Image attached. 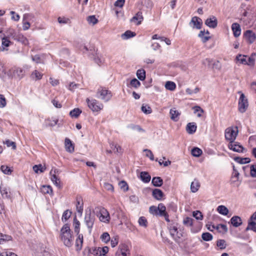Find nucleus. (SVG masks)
Masks as SVG:
<instances>
[{"label":"nucleus","mask_w":256,"mask_h":256,"mask_svg":"<svg viewBox=\"0 0 256 256\" xmlns=\"http://www.w3.org/2000/svg\"><path fill=\"white\" fill-rule=\"evenodd\" d=\"M41 192L44 194H51L52 192V190L50 186H43L41 188Z\"/></svg>","instance_id":"nucleus-43"},{"label":"nucleus","mask_w":256,"mask_h":256,"mask_svg":"<svg viewBox=\"0 0 256 256\" xmlns=\"http://www.w3.org/2000/svg\"><path fill=\"white\" fill-rule=\"evenodd\" d=\"M6 105V101L4 96L0 94V108H4Z\"/></svg>","instance_id":"nucleus-61"},{"label":"nucleus","mask_w":256,"mask_h":256,"mask_svg":"<svg viewBox=\"0 0 256 256\" xmlns=\"http://www.w3.org/2000/svg\"><path fill=\"white\" fill-rule=\"evenodd\" d=\"M136 36V34L130 30L126 31L124 34L122 35V38L124 40H126Z\"/></svg>","instance_id":"nucleus-41"},{"label":"nucleus","mask_w":256,"mask_h":256,"mask_svg":"<svg viewBox=\"0 0 256 256\" xmlns=\"http://www.w3.org/2000/svg\"><path fill=\"white\" fill-rule=\"evenodd\" d=\"M200 187V184L198 180H194L191 183L190 190L192 192H196Z\"/></svg>","instance_id":"nucleus-25"},{"label":"nucleus","mask_w":256,"mask_h":256,"mask_svg":"<svg viewBox=\"0 0 256 256\" xmlns=\"http://www.w3.org/2000/svg\"><path fill=\"white\" fill-rule=\"evenodd\" d=\"M142 4L147 8H151L152 7V2L150 0H142Z\"/></svg>","instance_id":"nucleus-54"},{"label":"nucleus","mask_w":256,"mask_h":256,"mask_svg":"<svg viewBox=\"0 0 256 256\" xmlns=\"http://www.w3.org/2000/svg\"><path fill=\"white\" fill-rule=\"evenodd\" d=\"M232 30L233 32L234 36L237 38L241 34V28L240 25L238 23H234L232 25Z\"/></svg>","instance_id":"nucleus-15"},{"label":"nucleus","mask_w":256,"mask_h":256,"mask_svg":"<svg viewBox=\"0 0 256 256\" xmlns=\"http://www.w3.org/2000/svg\"><path fill=\"white\" fill-rule=\"evenodd\" d=\"M141 110L145 114H150L152 112L151 108L148 105H144V104L142 105Z\"/></svg>","instance_id":"nucleus-52"},{"label":"nucleus","mask_w":256,"mask_h":256,"mask_svg":"<svg viewBox=\"0 0 256 256\" xmlns=\"http://www.w3.org/2000/svg\"><path fill=\"white\" fill-rule=\"evenodd\" d=\"M152 182L154 186L159 187L162 184L163 180L160 177L156 176L153 178Z\"/></svg>","instance_id":"nucleus-28"},{"label":"nucleus","mask_w":256,"mask_h":256,"mask_svg":"<svg viewBox=\"0 0 256 256\" xmlns=\"http://www.w3.org/2000/svg\"><path fill=\"white\" fill-rule=\"evenodd\" d=\"M94 221L95 215L94 212H92L90 208L86 209L84 222L87 228H88L90 232H91Z\"/></svg>","instance_id":"nucleus-3"},{"label":"nucleus","mask_w":256,"mask_h":256,"mask_svg":"<svg viewBox=\"0 0 256 256\" xmlns=\"http://www.w3.org/2000/svg\"><path fill=\"white\" fill-rule=\"evenodd\" d=\"M86 20L90 24H92V26L96 24L98 22V20L94 15L88 16Z\"/></svg>","instance_id":"nucleus-38"},{"label":"nucleus","mask_w":256,"mask_h":256,"mask_svg":"<svg viewBox=\"0 0 256 256\" xmlns=\"http://www.w3.org/2000/svg\"><path fill=\"white\" fill-rule=\"evenodd\" d=\"M250 230L256 232V223L252 222H248V224L246 228V230L248 231Z\"/></svg>","instance_id":"nucleus-48"},{"label":"nucleus","mask_w":256,"mask_h":256,"mask_svg":"<svg viewBox=\"0 0 256 256\" xmlns=\"http://www.w3.org/2000/svg\"><path fill=\"white\" fill-rule=\"evenodd\" d=\"M82 113V110L78 108H75L70 112V115L72 118H77Z\"/></svg>","instance_id":"nucleus-36"},{"label":"nucleus","mask_w":256,"mask_h":256,"mask_svg":"<svg viewBox=\"0 0 256 256\" xmlns=\"http://www.w3.org/2000/svg\"><path fill=\"white\" fill-rule=\"evenodd\" d=\"M64 145L66 150L68 152L72 153L74 152V146L69 138H66L65 139Z\"/></svg>","instance_id":"nucleus-19"},{"label":"nucleus","mask_w":256,"mask_h":256,"mask_svg":"<svg viewBox=\"0 0 256 256\" xmlns=\"http://www.w3.org/2000/svg\"><path fill=\"white\" fill-rule=\"evenodd\" d=\"M12 240V237L10 236L0 233V244H3L6 242L11 240Z\"/></svg>","instance_id":"nucleus-30"},{"label":"nucleus","mask_w":256,"mask_h":256,"mask_svg":"<svg viewBox=\"0 0 256 256\" xmlns=\"http://www.w3.org/2000/svg\"><path fill=\"white\" fill-rule=\"evenodd\" d=\"M144 18L141 12H138L136 15L130 20L131 22L136 24L137 25L140 24L143 20Z\"/></svg>","instance_id":"nucleus-16"},{"label":"nucleus","mask_w":256,"mask_h":256,"mask_svg":"<svg viewBox=\"0 0 256 256\" xmlns=\"http://www.w3.org/2000/svg\"><path fill=\"white\" fill-rule=\"evenodd\" d=\"M194 220L190 217L184 218L183 220V224L187 226H192Z\"/></svg>","instance_id":"nucleus-51"},{"label":"nucleus","mask_w":256,"mask_h":256,"mask_svg":"<svg viewBox=\"0 0 256 256\" xmlns=\"http://www.w3.org/2000/svg\"><path fill=\"white\" fill-rule=\"evenodd\" d=\"M2 50H5V48L8 47L10 44H12V42L10 41L8 36H4L2 38Z\"/></svg>","instance_id":"nucleus-24"},{"label":"nucleus","mask_w":256,"mask_h":256,"mask_svg":"<svg viewBox=\"0 0 256 256\" xmlns=\"http://www.w3.org/2000/svg\"><path fill=\"white\" fill-rule=\"evenodd\" d=\"M13 75L14 77L22 78L24 75V70L20 68H15L12 70Z\"/></svg>","instance_id":"nucleus-17"},{"label":"nucleus","mask_w":256,"mask_h":256,"mask_svg":"<svg viewBox=\"0 0 256 256\" xmlns=\"http://www.w3.org/2000/svg\"><path fill=\"white\" fill-rule=\"evenodd\" d=\"M100 247H94L89 249L88 252L90 254H92L94 256H98L100 255Z\"/></svg>","instance_id":"nucleus-50"},{"label":"nucleus","mask_w":256,"mask_h":256,"mask_svg":"<svg viewBox=\"0 0 256 256\" xmlns=\"http://www.w3.org/2000/svg\"><path fill=\"white\" fill-rule=\"evenodd\" d=\"M98 213L97 214L100 220L103 222H108L110 220V216L108 211L104 208H98Z\"/></svg>","instance_id":"nucleus-8"},{"label":"nucleus","mask_w":256,"mask_h":256,"mask_svg":"<svg viewBox=\"0 0 256 256\" xmlns=\"http://www.w3.org/2000/svg\"><path fill=\"white\" fill-rule=\"evenodd\" d=\"M83 244V236L82 234H79L76 240V250L78 251L80 250Z\"/></svg>","instance_id":"nucleus-21"},{"label":"nucleus","mask_w":256,"mask_h":256,"mask_svg":"<svg viewBox=\"0 0 256 256\" xmlns=\"http://www.w3.org/2000/svg\"><path fill=\"white\" fill-rule=\"evenodd\" d=\"M250 168V176L253 178H256V165H252Z\"/></svg>","instance_id":"nucleus-64"},{"label":"nucleus","mask_w":256,"mask_h":256,"mask_svg":"<svg viewBox=\"0 0 256 256\" xmlns=\"http://www.w3.org/2000/svg\"><path fill=\"white\" fill-rule=\"evenodd\" d=\"M136 76L140 80H144L146 78V72L144 69L137 70Z\"/></svg>","instance_id":"nucleus-34"},{"label":"nucleus","mask_w":256,"mask_h":256,"mask_svg":"<svg viewBox=\"0 0 256 256\" xmlns=\"http://www.w3.org/2000/svg\"><path fill=\"white\" fill-rule=\"evenodd\" d=\"M216 245L220 249H224L226 248V241L224 240H219L217 241Z\"/></svg>","instance_id":"nucleus-60"},{"label":"nucleus","mask_w":256,"mask_h":256,"mask_svg":"<svg viewBox=\"0 0 256 256\" xmlns=\"http://www.w3.org/2000/svg\"><path fill=\"white\" fill-rule=\"evenodd\" d=\"M44 169L45 168H44L42 164L34 165L33 166V170L37 174L43 172Z\"/></svg>","instance_id":"nucleus-58"},{"label":"nucleus","mask_w":256,"mask_h":256,"mask_svg":"<svg viewBox=\"0 0 256 256\" xmlns=\"http://www.w3.org/2000/svg\"><path fill=\"white\" fill-rule=\"evenodd\" d=\"M138 224L140 226H144V227H146L147 226V220L146 218L144 216H141L139 218L138 220Z\"/></svg>","instance_id":"nucleus-62"},{"label":"nucleus","mask_w":256,"mask_h":256,"mask_svg":"<svg viewBox=\"0 0 256 256\" xmlns=\"http://www.w3.org/2000/svg\"><path fill=\"white\" fill-rule=\"evenodd\" d=\"M234 160L240 164H248L250 162V159L249 158H240L236 157Z\"/></svg>","instance_id":"nucleus-33"},{"label":"nucleus","mask_w":256,"mask_h":256,"mask_svg":"<svg viewBox=\"0 0 256 256\" xmlns=\"http://www.w3.org/2000/svg\"><path fill=\"white\" fill-rule=\"evenodd\" d=\"M88 108L93 112H99L104 108V105L94 99L90 100L88 98L86 100Z\"/></svg>","instance_id":"nucleus-7"},{"label":"nucleus","mask_w":256,"mask_h":256,"mask_svg":"<svg viewBox=\"0 0 256 256\" xmlns=\"http://www.w3.org/2000/svg\"><path fill=\"white\" fill-rule=\"evenodd\" d=\"M228 146L230 149L238 152H242L244 150V148L241 145L238 144L237 142L234 141L230 142Z\"/></svg>","instance_id":"nucleus-14"},{"label":"nucleus","mask_w":256,"mask_h":256,"mask_svg":"<svg viewBox=\"0 0 256 256\" xmlns=\"http://www.w3.org/2000/svg\"><path fill=\"white\" fill-rule=\"evenodd\" d=\"M196 128L197 126L194 122H190L186 126V130L189 134H193L196 132Z\"/></svg>","instance_id":"nucleus-22"},{"label":"nucleus","mask_w":256,"mask_h":256,"mask_svg":"<svg viewBox=\"0 0 256 256\" xmlns=\"http://www.w3.org/2000/svg\"><path fill=\"white\" fill-rule=\"evenodd\" d=\"M238 128H228L225 130V138L226 140L233 142L236 138L238 135Z\"/></svg>","instance_id":"nucleus-6"},{"label":"nucleus","mask_w":256,"mask_h":256,"mask_svg":"<svg viewBox=\"0 0 256 256\" xmlns=\"http://www.w3.org/2000/svg\"><path fill=\"white\" fill-rule=\"evenodd\" d=\"M158 215L160 216H166V206L162 204H160L158 206Z\"/></svg>","instance_id":"nucleus-32"},{"label":"nucleus","mask_w":256,"mask_h":256,"mask_svg":"<svg viewBox=\"0 0 256 256\" xmlns=\"http://www.w3.org/2000/svg\"><path fill=\"white\" fill-rule=\"evenodd\" d=\"M71 212L68 210H65L62 216V220L63 222L66 221L70 216Z\"/></svg>","instance_id":"nucleus-55"},{"label":"nucleus","mask_w":256,"mask_h":256,"mask_svg":"<svg viewBox=\"0 0 256 256\" xmlns=\"http://www.w3.org/2000/svg\"><path fill=\"white\" fill-rule=\"evenodd\" d=\"M152 196L157 200H161L164 196V193L160 190L156 188L152 191Z\"/></svg>","instance_id":"nucleus-23"},{"label":"nucleus","mask_w":256,"mask_h":256,"mask_svg":"<svg viewBox=\"0 0 256 256\" xmlns=\"http://www.w3.org/2000/svg\"><path fill=\"white\" fill-rule=\"evenodd\" d=\"M15 40L20 42L24 44H26L28 43V40L26 38L20 33L18 34Z\"/></svg>","instance_id":"nucleus-39"},{"label":"nucleus","mask_w":256,"mask_h":256,"mask_svg":"<svg viewBox=\"0 0 256 256\" xmlns=\"http://www.w3.org/2000/svg\"><path fill=\"white\" fill-rule=\"evenodd\" d=\"M76 208L78 212L81 216L83 212V202L80 200H77Z\"/></svg>","instance_id":"nucleus-44"},{"label":"nucleus","mask_w":256,"mask_h":256,"mask_svg":"<svg viewBox=\"0 0 256 256\" xmlns=\"http://www.w3.org/2000/svg\"><path fill=\"white\" fill-rule=\"evenodd\" d=\"M6 76V72L4 68V66L2 62L0 61V78L4 80Z\"/></svg>","instance_id":"nucleus-57"},{"label":"nucleus","mask_w":256,"mask_h":256,"mask_svg":"<svg viewBox=\"0 0 256 256\" xmlns=\"http://www.w3.org/2000/svg\"><path fill=\"white\" fill-rule=\"evenodd\" d=\"M140 176L141 180L144 182H148L150 180V176L149 174L145 172H140Z\"/></svg>","instance_id":"nucleus-31"},{"label":"nucleus","mask_w":256,"mask_h":256,"mask_svg":"<svg viewBox=\"0 0 256 256\" xmlns=\"http://www.w3.org/2000/svg\"><path fill=\"white\" fill-rule=\"evenodd\" d=\"M230 222L234 226L237 228L242 224V220L238 216H234L230 219Z\"/></svg>","instance_id":"nucleus-20"},{"label":"nucleus","mask_w":256,"mask_h":256,"mask_svg":"<svg viewBox=\"0 0 256 256\" xmlns=\"http://www.w3.org/2000/svg\"><path fill=\"white\" fill-rule=\"evenodd\" d=\"M216 210L219 214L224 216H226L228 213V208L223 205L218 206Z\"/></svg>","instance_id":"nucleus-27"},{"label":"nucleus","mask_w":256,"mask_h":256,"mask_svg":"<svg viewBox=\"0 0 256 256\" xmlns=\"http://www.w3.org/2000/svg\"><path fill=\"white\" fill-rule=\"evenodd\" d=\"M51 180L56 187L60 188V180L56 176V174H54L52 176Z\"/></svg>","instance_id":"nucleus-40"},{"label":"nucleus","mask_w":256,"mask_h":256,"mask_svg":"<svg viewBox=\"0 0 256 256\" xmlns=\"http://www.w3.org/2000/svg\"><path fill=\"white\" fill-rule=\"evenodd\" d=\"M168 229L173 239L176 242H179L180 239L184 236L183 230L178 228L176 224H169L168 226Z\"/></svg>","instance_id":"nucleus-2"},{"label":"nucleus","mask_w":256,"mask_h":256,"mask_svg":"<svg viewBox=\"0 0 256 256\" xmlns=\"http://www.w3.org/2000/svg\"><path fill=\"white\" fill-rule=\"evenodd\" d=\"M213 228L217 230L220 232H226L228 231L226 226L224 224H219L216 226H213Z\"/></svg>","instance_id":"nucleus-37"},{"label":"nucleus","mask_w":256,"mask_h":256,"mask_svg":"<svg viewBox=\"0 0 256 256\" xmlns=\"http://www.w3.org/2000/svg\"><path fill=\"white\" fill-rule=\"evenodd\" d=\"M118 242V236H114L112 237L110 240V245L112 248L115 247Z\"/></svg>","instance_id":"nucleus-63"},{"label":"nucleus","mask_w":256,"mask_h":256,"mask_svg":"<svg viewBox=\"0 0 256 256\" xmlns=\"http://www.w3.org/2000/svg\"><path fill=\"white\" fill-rule=\"evenodd\" d=\"M238 93L240 94L238 102V110L240 113H244L248 106V100L242 92L240 91Z\"/></svg>","instance_id":"nucleus-5"},{"label":"nucleus","mask_w":256,"mask_h":256,"mask_svg":"<svg viewBox=\"0 0 256 256\" xmlns=\"http://www.w3.org/2000/svg\"><path fill=\"white\" fill-rule=\"evenodd\" d=\"M202 22L201 18L197 16L193 17L190 22V24H192V27L196 29H200Z\"/></svg>","instance_id":"nucleus-13"},{"label":"nucleus","mask_w":256,"mask_h":256,"mask_svg":"<svg viewBox=\"0 0 256 256\" xmlns=\"http://www.w3.org/2000/svg\"><path fill=\"white\" fill-rule=\"evenodd\" d=\"M246 56L238 54L236 57V60L240 62V64H246L247 60H246Z\"/></svg>","instance_id":"nucleus-47"},{"label":"nucleus","mask_w":256,"mask_h":256,"mask_svg":"<svg viewBox=\"0 0 256 256\" xmlns=\"http://www.w3.org/2000/svg\"><path fill=\"white\" fill-rule=\"evenodd\" d=\"M194 110V113L197 114L199 118L201 117L202 114L204 112V110L200 106H194L192 108Z\"/></svg>","instance_id":"nucleus-49"},{"label":"nucleus","mask_w":256,"mask_h":256,"mask_svg":"<svg viewBox=\"0 0 256 256\" xmlns=\"http://www.w3.org/2000/svg\"><path fill=\"white\" fill-rule=\"evenodd\" d=\"M32 60L36 62V64H44V56L36 54L32 56Z\"/></svg>","instance_id":"nucleus-29"},{"label":"nucleus","mask_w":256,"mask_h":256,"mask_svg":"<svg viewBox=\"0 0 256 256\" xmlns=\"http://www.w3.org/2000/svg\"><path fill=\"white\" fill-rule=\"evenodd\" d=\"M233 170L230 180V184H234L235 186L238 187L240 184V182L239 180L240 174L238 171L236 170L234 166L233 168Z\"/></svg>","instance_id":"nucleus-10"},{"label":"nucleus","mask_w":256,"mask_h":256,"mask_svg":"<svg viewBox=\"0 0 256 256\" xmlns=\"http://www.w3.org/2000/svg\"><path fill=\"white\" fill-rule=\"evenodd\" d=\"M202 240L204 241H210L212 240V235L209 232H204L202 235Z\"/></svg>","instance_id":"nucleus-53"},{"label":"nucleus","mask_w":256,"mask_h":256,"mask_svg":"<svg viewBox=\"0 0 256 256\" xmlns=\"http://www.w3.org/2000/svg\"><path fill=\"white\" fill-rule=\"evenodd\" d=\"M128 246L124 243L120 244L116 253V256H130Z\"/></svg>","instance_id":"nucleus-9"},{"label":"nucleus","mask_w":256,"mask_h":256,"mask_svg":"<svg viewBox=\"0 0 256 256\" xmlns=\"http://www.w3.org/2000/svg\"><path fill=\"white\" fill-rule=\"evenodd\" d=\"M100 238L103 242L107 243L110 240V238L108 232H104L100 236Z\"/></svg>","instance_id":"nucleus-56"},{"label":"nucleus","mask_w":256,"mask_h":256,"mask_svg":"<svg viewBox=\"0 0 256 256\" xmlns=\"http://www.w3.org/2000/svg\"><path fill=\"white\" fill-rule=\"evenodd\" d=\"M112 96L111 91L106 88L100 87L96 92V97L103 100L104 102H108Z\"/></svg>","instance_id":"nucleus-4"},{"label":"nucleus","mask_w":256,"mask_h":256,"mask_svg":"<svg viewBox=\"0 0 256 256\" xmlns=\"http://www.w3.org/2000/svg\"><path fill=\"white\" fill-rule=\"evenodd\" d=\"M165 88L168 90L173 91L176 88V84L173 82L168 81L166 82Z\"/></svg>","instance_id":"nucleus-35"},{"label":"nucleus","mask_w":256,"mask_h":256,"mask_svg":"<svg viewBox=\"0 0 256 256\" xmlns=\"http://www.w3.org/2000/svg\"><path fill=\"white\" fill-rule=\"evenodd\" d=\"M60 238L66 246L70 248L72 246L74 238L68 224H64L61 228Z\"/></svg>","instance_id":"nucleus-1"},{"label":"nucleus","mask_w":256,"mask_h":256,"mask_svg":"<svg viewBox=\"0 0 256 256\" xmlns=\"http://www.w3.org/2000/svg\"><path fill=\"white\" fill-rule=\"evenodd\" d=\"M204 24L209 28H214L218 26V20L216 16H212L206 20Z\"/></svg>","instance_id":"nucleus-11"},{"label":"nucleus","mask_w":256,"mask_h":256,"mask_svg":"<svg viewBox=\"0 0 256 256\" xmlns=\"http://www.w3.org/2000/svg\"><path fill=\"white\" fill-rule=\"evenodd\" d=\"M0 193L3 198H8L10 197L9 188L2 184L0 186Z\"/></svg>","instance_id":"nucleus-26"},{"label":"nucleus","mask_w":256,"mask_h":256,"mask_svg":"<svg viewBox=\"0 0 256 256\" xmlns=\"http://www.w3.org/2000/svg\"><path fill=\"white\" fill-rule=\"evenodd\" d=\"M130 84L134 88H138L140 86V82L137 79L134 78L131 80Z\"/></svg>","instance_id":"nucleus-59"},{"label":"nucleus","mask_w":256,"mask_h":256,"mask_svg":"<svg viewBox=\"0 0 256 256\" xmlns=\"http://www.w3.org/2000/svg\"><path fill=\"white\" fill-rule=\"evenodd\" d=\"M205 31L204 30H200V33L198 34V37H200L202 42L205 43L208 40L210 39V36H204Z\"/></svg>","instance_id":"nucleus-42"},{"label":"nucleus","mask_w":256,"mask_h":256,"mask_svg":"<svg viewBox=\"0 0 256 256\" xmlns=\"http://www.w3.org/2000/svg\"><path fill=\"white\" fill-rule=\"evenodd\" d=\"M32 78L35 80H39L42 78V74L36 70L34 71L31 74Z\"/></svg>","instance_id":"nucleus-46"},{"label":"nucleus","mask_w":256,"mask_h":256,"mask_svg":"<svg viewBox=\"0 0 256 256\" xmlns=\"http://www.w3.org/2000/svg\"><path fill=\"white\" fill-rule=\"evenodd\" d=\"M170 118L174 122H177L179 120L180 113L175 108L170 110Z\"/></svg>","instance_id":"nucleus-18"},{"label":"nucleus","mask_w":256,"mask_h":256,"mask_svg":"<svg viewBox=\"0 0 256 256\" xmlns=\"http://www.w3.org/2000/svg\"><path fill=\"white\" fill-rule=\"evenodd\" d=\"M244 36L246 40L250 44L253 43L256 38L255 34L250 30H246Z\"/></svg>","instance_id":"nucleus-12"},{"label":"nucleus","mask_w":256,"mask_h":256,"mask_svg":"<svg viewBox=\"0 0 256 256\" xmlns=\"http://www.w3.org/2000/svg\"><path fill=\"white\" fill-rule=\"evenodd\" d=\"M202 150L198 148H194L191 150L192 154L195 157H198L202 154Z\"/></svg>","instance_id":"nucleus-45"}]
</instances>
